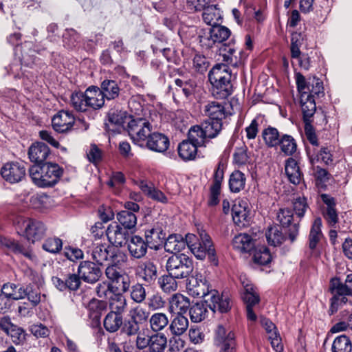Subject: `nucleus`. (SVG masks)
I'll return each instance as SVG.
<instances>
[{
	"label": "nucleus",
	"instance_id": "24",
	"mask_svg": "<svg viewBox=\"0 0 352 352\" xmlns=\"http://www.w3.org/2000/svg\"><path fill=\"white\" fill-rule=\"evenodd\" d=\"M204 113L208 117V119L223 122L226 119L228 113L224 106L217 102H210L204 107Z\"/></svg>",
	"mask_w": 352,
	"mask_h": 352
},
{
	"label": "nucleus",
	"instance_id": "37",
	"mask_svg": "<svg viewBox=\"0 0 352 352\" xmlns=\"http://www.w3.org/2000/svg\"><path fill=\"white\" fill-rule=\"evenodd\" d=\"M262 137L267 147L275 148L280 144L281 135L276 128L269 126L263 131Z\"/></svg>",
	"mask_w": 352,
	"mask_h": 352
},
{
	"label": "nucleus",
	"instance_id": "16",
	"mask_svg": "<svg viewBox=\"0 0 352 352\" xmlns=\"http://www.w3.org/2000/svg\"><path fill=\"white\" fill-rule=\"evenodd\" d=\"M106 235L109 241L116 247H122L127 243L129 234L126 230L116 223L110 224L107 230Z\"/></svg>",
	"mask_w": 352,
	"mask_h": 352
},
{
	"label": "nucleus",
	"instance_id": "22",
	"mask_svg": "<svg viewBox=\"0 0 352 352\" xmlns=\"http://www.w3.org/2000/svg\"><path fill=\"white\" fill-rule=\"evenodd\" d=\"M136 184L145 195L153 200L161 203H166L168 201V199L164 192L155 188L152 183L144 180H140L136 182Z\"/></svg>",
	"mask_w": 352,
	"mask_h": 352
},
{
	"label": "nucleus",
	"instance_id": "41",
	"mask_svg": "<svg viewBox=\"0 0 352 352\" xmlns=\"http://www.w3.org/2000/svg\"><path fill=\"white\" fill-rule=\"evenodd\" d=\"M201 126L205 135L208 136L209 139H212L216 138L221 131L223 122L207 119L201 123Z\"/></svg>",
	"mask_w": 352,
	"mask_h": 352
},
{
	"label": "nucleus",
	"instance_id": "56",
	"mask_svg": "<svg viewBox=\"0 0 352 352\" xmlns=\"http://www.w3.org/2000/svg\"><path fill=\"white\" fill-rule=\"evenodd\" d=\"M149 311L140 305L131 309L129 312V316L140 324L149 321Z\"/></svg>",
	"mask_w": 352,
	"mask_h": 352
},
{
	"label": "nucleus",
	"instance_id": "25",
	"mask_svg": "<svg viewBox=\"0 0 352 352\" xmlns=\"http://www.w3.org/2000/svg\"><path fill=\"white\" fill-rule=\"evenodd\" d=\"M0 245L7 248L15 254H23L32 261L35 258V255L30 250L25 248L23 245L10 239L0 236Z\"/></svg>",
	"mask_w": 352,
	"mask_h": 352
},
{
	"label": "nucleus",
	"instance_id": "60",
	"mask_svg": "<svg viewBox=\"0 0 352 352\" xmlns=\"http://www.w3.org/2000/svg\"><path fill=\"white\" fill-rule=\"evenodd\" d=\"M271 260L272 255L266 247H262L256 250L253 256L254 262L261 265H267Z\"/></svg>",
	"mask_w": 352,
	"mask_h": 352
},
{
	"label": "nucleus",
	"instance_id": "47",
	"mask_svg": "<svg viewBox=\"0 0 352 352\" xmlns=\"http://www.w3.org/2000/svg\"><path fill=\"white\" fill-rule=\"evenodd\" d=\"M85 91H74L70 96V105L77 111L84 112L88 110Z\"/></svg>",
	"mask_w": 352,
	"mask_h": 352
},
{
	"label": "nucleus",
	"instance_id": "61",
	"mask_svg": "<svg viewBox=\"0 0 352 352\" xmlns=\"http://www.w3.org/2000/svg\"><path fill=\"white\" fill-rule=\"evenodd\" d=\"M140 325L129 317V319L122 322L121 331L127 336H136L140 331Z\"/></svg>",
	"mask_w": 352,
	"mask_h": 352
},
{
	"label": "nucleus",
	"instance_id": "48",
	"mask_svg": "<svg viewBox=\"0 0 352 352\" xmlns=\"http://www.w3.org/2000/svg\"><path fill=\"white\" fill-rule=\"evenodd\" d=\"M207 138H208L205 135L204 129L201 125H195L190 127L188 131V140L198 146H201L204 144Z\"/></svg>",
	"mask_w": 352,
	"mask_h": 352
},
{
	"label": "nucleus",
	"instance_id": "3",
	"mask_svg": "<svg viewBox=\"0 0 352 352\" xmlns=\"http://www.w3.org/2000/svg\"><path fill=\"white\" fill-rule=\"evenodd\" d=\"M186 244L195 256L203 260L206 256L215 265H218L216 251L210 236L205 230H199L198 236L193 234L186 235Z\"/></svg>",
	"mask_w": 352,
	"mask_h": 352
},
{
	"label": "nucleus",
	"instance_id": "50",
	"mask_svg": "<svg viewBox=\"0 0 352 352\" xmlns=\"http://www.w3.org/2000/svg\"><path fill=\"white\" fill-rule=\"evenodd\" d=\"M332 352H352V344L350 339L342 335L336 337L332 344Z\"/></svg>",
	"mask_w": 352,
	"mask_h": 352
},
{
	"label": "nucleus",
	"instance_id": "26",
	"mask_svg": "<svg viewBox=\"0 0 352 352\" xmlns=\"http://www.w3.org/2000/svg\"><path fill=\"white\" fill-rule=\"evenodd\" d=\"M300 103L305 124L311 123V118L316 111L314 98L310 95L302 94L300 96Z\"/></svg>",
	"mask_w": 352,
	"mask_h": 352
},
{
	"label": "nucleus",
	"instance_id": "5",
	"mask_svg": "<svg viewBox=\"0 0 352 352\" xmlns=\"http://www.w3.org/2000/svg\"><path fill=\"white\" fill-rule=\"evenodd\" d=\"M166 268L171 276L177 279L188 278L193 272L192 260L185 254H173L168 258Z\"/></svg>",
	"mask_w": 352,
	"mask_h": 352
},
{
	"label": "nucleus",
	"instance_id": "12",
	"mask_svg": "<svg viewBox=\"0 0 352 352\" xmlns=\"http://www.w3.org/2000/svg\"><path fill=\"white\" fill-rule=\"evenodd\" d=\"M233 221L239 227H245L251 221V210L247 199L236 200L232 208Z\"/></svg>",
	"mask_w": 352,
	"mask_h": 352
},
{
	"label": "nucleus",
	"instance_id": "42",
	"mask_svg": "<svg viewBox=\"0 0 352 352\" xmlns=\"http://www.w3.org/2000/svg\"><path fill=\"white\" fill-rule=\"evenodd\" d=\"M265 236L268 244L274 247L281 245L286 239L278 226L269 227Z\"/></svg>",
	"mask_w": 352,
	"mask_h": 352
},
{
	"label": "nucleus",
	"instance_id": "2",
	"mask_svg": "<svg viewBox=\"0 0 352 352\" xmlns=\"http://www.w3.org/2000/svg\"><path fill=\"white\" fill-rule=\"evenodd\" d=\"M201 277V276H200ZM186 289L189 295L193 297L203 298L210 309L214 312L226 313L231 308V301L227 294L219 296L218 291L210 289L206 280L199 278L198 275H191L187 279Z\"/></svg>",
	"mask_w": 352,
	"mask_h": 352
},
{
	"label": "nucleus",
	"instance_id": "49",
	"mask_svg": "<svg viewBox=\"0 0 352 352\" xmlns=\"http://www.w3.org/2000/svg\"><path fill=\"white\" fill-rule=\"evenodd\" d=\"M177 278L171 276L169 273L160 276L158 279L160 287L165 293H171L177 289L178 284L176 281Z\"/></svg>",
	"mask_w": 352,
	"mask_h": 352
},
{
	"label": "nucleus",
	"instance_id": "15",
	"mask_svg": "<svg viewBox=\"0 0 352 352\" xmlns=\"http://www.w3.org/2000/svg\"><path fill=\"white\" fill-rule=\"evenodd\" d=\"M175 83L177 87L175 92L173 94V98L175 102H177V96H179L182 94L188 101H191L195 94L197 89V83L195 80L191 79L183 80L176 78Z\"/></svg>",
	"mask_w": 352,
	"mask_h": 352
},
{
	"label": "nucleus",
	"instance_id": "39",
	"mask_svg": "<svg viewBox=\"0 0 352 352\" xmlns=\"http://www.w3.org/2000/svg\"><path fill=\"white\" fill-rule=\"evenodd\" d=\"M164 249L168 252L179 254L180 251L185 248L186 241L182 239L180 236L170 235L166 240L164 241Z\"/></svg>",
	"mask_w": 352,
	"mask_h": 352
},
{
	"label": "nucleus",
	"instance_id": "27",
	"mask_svg": "<svg viewBox=\"0 0 352 352\" xmlns=\"http://www.w3.org/2000/svg\"><path fill=\"white\" fill-rule=\"evenodd\" d=\"M169 304L170 311L175 312V314L184 315V314L187 312L190 307L188 298L180 294L173 295L170 299Z\"/></svg>",
	"mask_w": 352,
	"mask_h": 352
},
{
	"label": "nucleus",
	"instance_id": "58",
	"mask_svg": "<svg viewBox=\"0 0 352 352\" xmlns=\"http://www.w3.org/2000/svg\"><path fill=\"white\" fill-rule=\"evenodd\" d=\"M133 117L128 115L125 111H113L109 114V121L117 126L128 128V122Z\"/></svg>",
	"mask_w": 352,
	"mask_h": 352
},
{
	"label": "nucleus",
	"instance_id": "45",
	"mask_svg": "<svg viewBox=\"0 0 352 352\" xmlns=\"http://www.w3.org/2000/svg\"><path fill=\"white\" fill-rule=\"evenodd\" d=\"M244 284V283H243ZM244 292L242 298L246 306H255L260 302V296L252 284L243 285Z\"/></svg>",
	"mask_w": 352,
	"mask_h": 352
},
{
	"label": "nucleus",
	"instance_id": "35",
	"mask_svg": "<svg viewBox=\"0 0 352 352\" xmlns=\"http://www.w3.org/2000/svg\"><path fill=\"white\" fill-rule=\"evenodd\" d=\"M149 352H164L167 346V338L163 333H155L148 337Z\"/></svg>",
	"mask_w": 352,
	"mask_h": 352
},
{
	"label": "nucleus",
	"instance_id": "44",
	"mask_svg": "<svg viewBox=\"0 0 352 352\" xmlns=\"http://www.w3.org/2000/svg\"><path fill=\"white\" fill-rule=\"evenodd\" d=\"M246 178L240 170L232 173L229 179V188L232 192H239L245 188Z\"/></svg>",
	"mask_w": 352,
	"mask_h": 352
},
{
	"label": "nucleus",
	"instance_id": "8",
	"mask_svg": "<svg viewBox=\"0 0 352 352\" xmlns=\"http://www.w3.org/2000/svg\"><path fill=\"white\" fill-rule=\"evenodd\" d=\"M231 34V31L226 26L219 24L204 30L199 35L201 46L207 49L212 48L216 43H223Z\"/></svg>",
	"mask_w": 352,
	"mask_h": 352
},
{
	"label": "nucleus",
	"instance_id": "28",
	"mask_svg": "<svg viewBox=\"0 0 352 352\" xmlns=\"http://www.w3.org/2000/svg\"><path fill=\"white\" fill-rule=\"evenodd\" d=\"M232 247L240 252H250L255 247L254 241L248 234H239L232 240Z\"/></svg>",
	"mask_w": 352,
	"mask_h": 352
},
{
	"label": "nucleus",
	"instance_id": "9",
	"mask_svg": "<svg viewBox=\"0 0 352 352\" xmlns=\"http://www.w3.org/2000/svg\"><path fill=\"white\" fill-rule=\"evenodd\" d=\"M26 166L23 161H10L4 163L1 169L2 178L10 184H18L26 177Z\"/></svg>",
	"mask_w": 352,
	"mask_h": 352
},
{
	"label": "nucleus",
	"instance_id": "6",
	"mask_svg": "<svg viewBox=\"0 0 352 352\" xmlns=\"http://www.w3.org/2000/svg\"><path fill=\"white\" fill-rule=\"evenodd\" d=\"M153 124L146 118L136 117L128 122V133L133 142L140 146L145 144L151 133Z\"/></svg>",
	"mask_w": 352,
	"mask_h": 352
},
{
	"label": "nucleus",
	"instance_id": "10",
	"mask_svg": "<svg viewBox=\"0 0 352 352\" xmlns=\"http://www.w3.org/2000/svg\"><path fill=\"white\" fill-rule=\"evenodd\" d=\"M277 221L285 228H286L285 234L289 240L294 242L299 234V223L293 222L294 214L293 210L289 208H280L277 212Z\"/></svg>",
	"mask_w": 352,
	"mask_h": 352
},
{
	"label": "nucleus",
	"instance_id": "29",
	"mask_svg": "<svg viewBox=\"0 0 352 352\" xmlns=\"http://www.w3.org/2000/svg\"><path fill=\"white\" fill-rule=\"evenodd\" d=\"M285 170L291 183L295 185L300 184L302 179V173L296 160L292 157L287 159L285 162Z\"/></svg>",
	"mask_w": 352,
	"mask_h": 352
},
{
	"label": "nucleus",
	"instance_id": "51",
	"mask_svg": "<svg viewBox=\"0 0 352 352\" xmlns=\"http://www.w3.org/2000/svg\"><path fill=\"white\" fill-rule=\"evenodd\" d=\"M117 219L124 229L133 228L137 224L135 214L129 210H122L117 214Z\"/></svg>",
	"mask_w": 352,
	"mask_h": 352
},
{
	"label": "nucleus",
	"instance_id": "38",
	"mask_svg": "<svg viewBox=\"0 0 352 352\" xmlns=\"http://www.w3.org/2000/svg\"><path fill=\"white\" fill-rule=\"evenodd\" d=\"M331 285H333L334 292L339 294H348L352 296V274L346 276L343 283L338 278H331Z\"/></svg>",
	"mask_w": 352,
	"mask_h": 352
},
{
	"label": "nucleus",
	"instance_id": "4",
	"mask_svg": "<svg viewBox=\"0 0 352 352\" xmlns=\"http://www.w3.org/2000/svg\"><path fill=\"white\" fill-rule=\"evenodd\" d=\"M63 173V170L58 164L51 162L45 163L41 166L32 165L29 169L32 182L41 188L54 186Z\"/></svg>",
	"mask_w": 352,
	"mask_h": 352
},
{
	"label": "nucleus",
	"instance_id": "40",
	"mask_svg": "<svg viewBox=\"0 0 352 352\" xmlns=\"http://www.w3.org/2000/svg\"><path fill=\"white\" fill-rule=\"evenodd\" d=\"M202 17L204 21L208 24L211 25H216L219 23L220 20L221 19V14L219 9L217 8L216 5L208 6L206 8L204 9Z\"/></svg>",
	"mask_w": 352,
	"mask_h": 352
},
{
	"label": "nucleus",
	"instance_id": "52",
	"mask_svg": "<svg viewBox=\"0 0 352 352\" xmlns=\"http://www.w3.org/2000/svg\"><path fill=\"white\" fill-rule=\"evenodd\" d=\"M42 248L49 253L58 254L63 248V241L57 236H50L44 240Z\"/></svg>",
	"mask_w": 352,
	"mask_h": 352
},
{
	"label": "nucleus",
	"instance_id": "55",
	"mask_svg": "<svg viewBox=\"0 0 352 352\" xmlns=\"http://www.w3.org/2000/svg\"><path fill=\"white\" fill-rule=\"evenodd\" d=\"M307 153L311 164H314L316 162H318L320 157L321 160L327 165L333 163L332 155L327 147H322L320 152L316 156H314V154H311L309 148H307Z\"/></svg>",
	"mask_w": 352,
	"mask_h": 352
},
{
	"label": "nucleus",
	"instance_id": "43",
	"mask_svg": "<svg viewBox=\"0 0 352 352\" xmlns=\"http://www.w3.org/2000/svg\"><path fill=\"white\" fill-rule=\"evenodd\" d=\"M104 327L110 332L117 331L122 324V317L115 312H109L104 319Z\"/></svg>",
	"mask_w": 352,
	"mask_h": 352
},
{
	"label": "nucleus",
	"instance_id": "21",
	"mask_svg": "<svg viewBox=\"0 0 352 352\" xmlns=\"http://www.w3.org/2000/svg\"><path fill=\"white\" fill-rule=\"evenodd\" d=\"M214 342L218 347L235 346V335L231 330L227 329L223 325L219 324L215 330Z\"/></svg>",
	"mask_w": 352,
	"mask_h": 352
},
{
	"label": "nucleus",
	"instance_id": "46",
	"mask_svg": "<svg viewBox=\"0 0 352 352\" xmlns=\"http://www.w3.org/2000/svg\"><path fill=\"white\" fill-rule=\"evenodd\" d=\"M278 146L281 152L287 156L294 155L297 150V144L295 139L288 134L281 135Z\"/></svg>",
	"mask_w": 352,
	"mask_h": 352
},
{
	"label": "nucleus",
	"instance_id": "19",
	"mask_svg": "<svg viewBox=\"0 0 352 352\" xmlns=\"http://www.w3.org/2000/svg\"><path fill=\"white\" fill-rule=\"evenodd\" d=\"M127 248L130 255L135 258L144 257L148 246L145 240L139 235H132L127 241Z\"/></svg>",
	"mask_w": 352,
	"mask_h": 352
},
{
	"label": "nucleus",
	"instance_id": "32",
	"mask_svg": "<svg viewBox=\"0 0 352 352\" xmlns=\"http://www.w3.org/2000/svg\"><path fill=\"white\" fill-rule=\"evenodd\" d=\"M198 146L189 140H184L177 148L179 156L184 161L192 160L195 158L197 153Z\"/></svg>",
	"mask_w": 352,
	"mask_h": 352
},
{
	"label": "nucleus",
	"instance_id": "53",
	"mask_svg": "<svg viewBox=\"0 0 352 352\" xmlns=\"http://www.w3.org/2000/svg\"><path fill=\"white\" fill-rule=\"evenodd\" d=\"M207 314V308L203 303H195L189 308V314L192 322H200L204 320Z\"/></svg>",
	"mask_w": 352,
	"mask_h": 352
},
{
	"label": "nucleus",
	"instance_id": "64",
	"mask_svg": "<svg viewBox=\"0 0 352 352\" xmlns=\"http://www.w3.org/2000/svg\"><path fill=\"white\" fill-rule=\"evenodd\" d=\"M146 290L142 284L136 283L131 287V298L137 302L141 303L146 299Z\"/></svg>",
	"mask_w": 352,
	"mask_h": 352
},
{
	"label": "nucleus",
	"instance_id": "62",
	"mask_svg": "<svg viewBox=\"0 0 352 352\" xmlns=\"http://www.w3.org/2000/svg\"><path fill=\"white\" fill-rule=\"evenodd\" d=\"M303 41V37L300 33L294 32L292 34L291 38V57H296L301 52L300 47Z\"/></svg>",
	"mask_w": 352,
	"mask_h": 352
},
{
	"label": "nucleus",
	"instance_id": "63",
	"mask_svg": "<svg viewBox=\"0 0 352 352\" xmlns=\"http://www.w3.org/2000/svg\"><path fill=\"white\" fill-rule=\"evenodd\" d=\"M264 117L261 115L257 116L253 119L250 124L245 128L246 137L248 140L254 139L258 132V125L262 122Z\"/></svg>",
	"mask_w": 352,
	"mask_h": 352
},
{
	"label": "nucleus",
	"instance_id": "17",
	"mask_svg": "<svg viewBox=\"0 0 352 352\" xmlns=\"http://www.w3.org/2000/svg\"><path fill=\"white\" fill-rule=\"evenodd\" d=\"M28 154L30 160L34 165L41 166L50 154V150L45 144L37 142L30 146Z\"/></svg>",
	"mask_w": 352,
	"mask_h": 352
},
{
	"label": "nucleus",
	"instance_id": "11",
	"mask_svg": "<svg viewBox=\"0 0 352 352\" xmlns=\"http://www.w3.org/2000/svg\"><path fill=\"white\" fill-rule=\"evenodd\" d=\"M23 226L25 237L32 243L41 241L47 231V228L43 222L33 219L24 221Z\"/></svg>",
	"mask_w": 352,
	"mask_h": 352
},
{
	"label": "nucleus",
	"instance_id": "30",
	"mask_svg": "<svg viewBox=\"0 0 352 352\" xmlns=\"http://www.w3.org/2000/svg\"><path fill=\"white\" fill-rule=\"evenodd\" d=\"M100 91L104 99L108 100L117 98L120 92V88L117 81L111 79H104L100 85Z\"/></svg>",
	"mask_w": 352,
	"mask_h": 352
},
{
	"label": "nucleus",
	"instance_id": "33",
	"mask_svg": "<svg viewBox=\"0 0 352 352\" xmlns=\"http://www.w3.org/2000/svg\"><path fill=\"white\" fill-rule=\"evenodd\" d=\"M138 274L146 283H153L157 276V267L152 262H146L139 266Z\"/></svg>",
	"mask_w": 352,
	"mask_h": 352
},
{
	"label": "nucleus",
	"instance_id": "31",
	"mask_svg": "<svg viewBox=\"0 0 352 352\" xmlns=\"http://www.w3.org/2000/svg\"><path fill=\"white\" fill-rule=\"evenodd\" d=\"M188 325V320L186 316L182 314H175L170 320L168 328L172 335L179 336L187 331Z\"/></svg>",
	"mask_w": 352,
	"mask_h": 352
},
{
	"label": "nucleus",
	"instance_id": "18",
	"mask_svg": "<svg viewBox=\"0 0 352 352\" xmlns=\"http://www.w3.org/2000/svg\"><path fill=\"white\" fill-rule=\"evenodd\" d=\"M144 236L148 248L157 250L164 244L166 233L161 227L155 226L145 230Z\"/></svg>",
	"mask_w": 352,
	"mask_h": 352
},
{
	"label": "nucleus",
	"instance_id": "34",
	"mask_svg": "<svg viewBox=\"0 0 352 352\" xmlns=\"http://www.w3.org/2000/svg\"><path fill=\"white\" fill-rule=\"evenodd\" d=\"M322 220L320 218H316L311 226L309 234L308 245L311 250L316 249L318 243L322 238L323 234L321 231Z\"/></svg>",
	"mask_w": 352,
	"mask_h": 352
},
{
	"label": "nucleus",
	"instance_id": "54",
	"mask_svg": "<svg viewBox=\"0 0 352 352\" xmlns=\"http://www.w3.org/2000/svg\"><path fill=\"white\" fill-rule=\"evenodd\" d=\"M109 307L111 312L121 314L126 307V300L125 297L120 294H113L109 296Z\"/></svg>",
	"mask_w": 352,
	"mask_h": 352
},
{
	"label": "nucleus",
	"instance_id": "23",
	"mask_svg": "<svg viewBox=\"0 0 352 352\" xmlns=\"http://www.w3.org/2000/svg\"><path fill=\"white\" fill-rule=\"evenodd\" d=\"M85 96L87 97L88 109H99L104 104V98L98 87L91 86L88 87L85 90Z\"/></svg>",
	"mask_w": 352,
	"mask_h": 352
},
{
	"label": "nucleus",
	"instance_id": "13",
	"mask_svg": "<svg viewBox=\"0 0 352 352\" xmlns=\"http://www.w3.org/2000/svg\"><path fill=\"white\" fill-rule=\"evenodd\" d=\"M78 274L85 282L94 283L99 280L102 272L97 264L86 261L80 262L78 268Z\"/></svg>",
	"mask_w": 352,
	"mask_h": 352
},
{
	"label": "nucleus",
	"instance_id": "59",
	"mask_svg": "<svg viewBox=\"0 0 352 352\" xmlns=\"http://www.w3.org/2000/svg\"><path fill=\"white\" fill-rule=\"evenodd\" d=\"M329 289L333 294L332 298H331V305L329 308L330 315H333L336 313L338 307L344 304H346L347 302V298L346 296H349L348 294H339L334 292V289L333 285L330 284Z\"/></svg>",
	"mask_w": 352,
	"mask_h": 352
},
{
	"label": "nucleus",
	"instance_id": "57",
	"mask_svg": "<svg viewBox=\"0 0 352 352\" xmlns=\"http://www.w3.org/2000/svg\"><path fill=\"white\" fill-rule=\"evenodd\" d=\"M250 160L248 152V147L243 145L236 148L233 153V163L239 167L246 165Z\"/></svg>",
	"mask_w": 352,
	"mask_h": 352
},
{
	"label": "nucleus",
	"instance_id": "14",
	"mask_svg": "<svg viewBox=\"0 0 352 352\" xmlns=\"http://www.w3.org/2000/svg\"><path fill=\"white\" fill-rule=\"evenodd\" d=\"M74 124V116L69 111H60L52 120V127L58 133H65L70 131Z\"/></svg>",
	"mask_w": 352,
	"mask_h": 352
},
{
	"label": "nucleus",
	"instance_id": "36",
	"mask_svg": "<svg viewBox=\"0 0 352 352\" xmlns=\"http://www.w3.org/2000/svg\"><path fill=\"white\" fill-rule=\"evenodd\" d=\"M148 322L151 329L155 333H160L168 326L169 320L166 314L157 312L151 316Z\"/></svg>",
	"mask_w": 352,
	"mask_h": 352
},
{
	"label": "nucleus",
	"instance_id": "20",
	"mask_svg": "<svg viewBox=\"0 0 352 352\" xmlns=\"http://www.w3.org/2000/svg\"><path fill=\"white\" fill-rule=\"evenodd\" d=\"M169 144L168 138L164 134L157 132L151 133L145 142L149 150L159 153L166 151Z\"/></svg>",
	"mask_w": 352,
	"mask_h": 352
},
{
	"label": "nucleus",
	"instance_id": "1",
	"mask_svg": "<svg viewBox=\"0 0 352 352\" xmlns=\"http://www.w3.org/2000/svg\"><path fill=\"white\" fill-rule=\"evenodd\" d=\"M219 54L226 63L216 64L209 72L208 80L212 85V96L217 99H226L233 91L232 72L228 65L236 66L238 63L234 44H223L219 48Z\"/></svg>",
	"mask_w": 352,
	"mask_h": 352
},
{
	"label": "nucleus",
	"instance_id": "7",
	"mask_svg": "<svg viewBox=\"0 0 352 352\" xmlns=\"http://www.w3.org/2000/svg\"><path fill=\"white\" fill-rule=\"evenodd\" d=\"M87 254L98 265H102L109 259H113V262L115 263L118 257L123 261L126 258L125 254L118 250L116 251L114 248L100 242H94L89 248Z\"/></svg>",
	"mask_w": 352,
	"mask_h": 352
}]
</instances>
